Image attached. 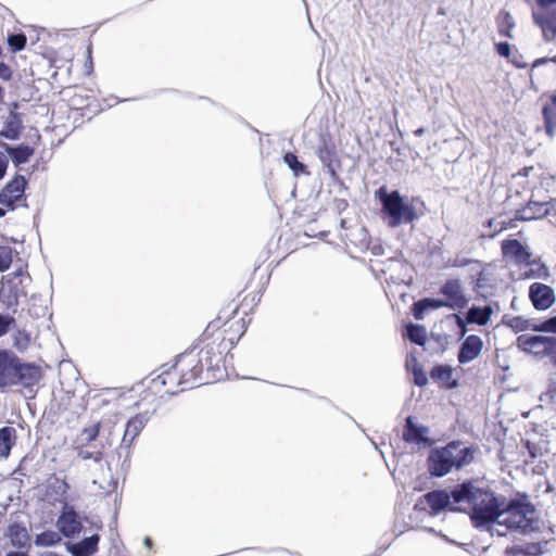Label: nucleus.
I'll list each match as a JSON object with an SVG mask.
<instances>
[{
  "label": "nucleus",
  "mask_w": 556,
  "mask_h": 556,
  "mask_svg": "<svg viewBox=\"0 0 556 556\" xmlns=\"http://www.w3.org/2000/svg\"><path fill=\"white\" fill-rule=\"evenodd\" d=\"M511 211H514V217L509 218L508 220L502 219V215H498L495 218H491L488 220V227L492 229L490 232V237H495L496 235L503 232L506 229L515 228L516 222H520L519 219H516V206H509Z\"/></svg>",
  "instance_id": "33"
},
{
  "label": "nucleus",
  "mask_w": 556,
  "mask_h": 556,
  "mask_svg": "<svg viewBox=\"0 0 556 556\" xmlns=\"http://www.w3.org/2000/svg\"><path fill=\"white\" fill-rule=\"evenodd\" d=\"M174 364L189 389L213 383L224 377L220 370L210 368L206 354L198 345L179 354Z\"/></svg>",
  "instance_id": "3"
},
{
  "label": "nucleus",
  "mask_w": 556,
  "mask_h": 556,
  "mask_svg": "<svg viewBox=\"0 0 556 556\" xmlns=\"http://www.w3.org/2000/svg\"><path fill=\"white\" fill-rule=\"evenodd\" d=\"M14 276H15V278H16V277H20V276H23V268H22V267H20V268L14 273Z\"/></svg>",
  "instance_id": "62"
},
{
  "label": "nucleus",
  "mask_w": 556,
  "mask_h": 556,
  "mask_svg": "<svg viewBox=\"0 0 556 556\" xmlns=\"http://www.w3.org/2000/svg\"><path fill=\"white\" fill-rule=\"evenodd\" d=\"M4 98V89L0 86V102L3 101Z\"/></svg>",
  "instance_id": "63"
},
{
  "label": "nucleus",
  "mask_w": 556,
  "mask_h": 556,
  "mask_svg": "<svg viewBox=\"0 0 556 556\" xmlns=\"http://www.w3.org/2000/svg\"><path fill=\"white\" fill-rule=\"evenodd\" d=\"M534 507L526 500H511L506 504L503 497L501 504V518L496 520L500 525H505L508 529H520L527 531L533 528Z\"/></svg>",
  "instance_id": "7"
},
{
  "label": "nucleus",
  "mask_w": 556,
  "mask_h": 556,
  "mask_svg": "<svg viewBox=\"0 0 556 556\" xmlns=\"http://www.w3.org/2000/svg\"><path fill=\"white\" fill-rule=\"evenodd\" d=\"M8 45L11 52L15 53L25 49L27 45V37L23 33L10 34L8 36Z\"/></svg>",
  "instance_id": "41"
},
{
  "label": "nucleus",
  "mask_w": 556,
  "mask_h": 556,
  "mask_svg": "<svg viewBox=\"0 0 556 556\" xmlns=\"http://www.w3.org/2000/svg\"><path fill=\"white\" fill-rule=\"evenodd\" d=\"M14 250L9 245H0V271L8 270L13 261Z\"/></svg>",
  "instance_id": "42"
},
{
  "label": "nucleus",
  "mask_w": 556,
  "mask_h": 556,
  "mask_svg": "<svg viewBox=\"0 0 556 556\" xmlns=\"http://www.w3.org/2000/svg\"><path fill=\"white\" fill-rule=\"evenodd\" d=\"M198 346L206 354L211 369L226 372V357L235 348L219 331V320H212L203 331Z\"/></svg>",
  "instance_id": "5"
},
{
  "label": "nucleus",
  "mask_w": 556,
  "mask_h": 556,
  "mask_svg": "<svg viewBox=\"0 0 556 556\" xmlns=\"http://www.w3.org/2000/svg\"><path fill=\"white\" fill-rule=\"evenodd\" d=\"M42 368L35 363H25L14 352L0 350V390L21 386L31 389L42 379Z\"/></svg>",
  "instance_id": "2"
},
{
  "label": "nucleus",
  "mask_w": 556,
  "mask_h": 556,
  "mask_svg": "<svg viewBox=\"0 0 556 556\" xmlns=\"http://www.w3.org/2000/svg\"><path fill=\"white\" fill-rule=\"evenodd\" d=\"M477 447L465 446L460 441H451L446 445L431 450L427 466L433 477H444L453 469L460 470L470 465Z\"/></svg>",
  "instance_id": "4"
},
{
  "label": "nucleus",
  "mask_w": 556,
  "mask_h": 556,
  "mask_svg": "<svg viewBox=\"0 0 556 556\" xmlns=\"http://www.w3.org/2000/svg\"><path fill=\"white\" fill-rule=\"evenodd\" d=\"M431 379L440 387L453 389L457 387V381L453 379V368L448 365H437L430 370Z\"/></svg>",
  "instance_id": "25"
},
{
  "label": "nucleus",
  "mask_w": 556,
  "mask_h": 556,
  "mask_svg": "<svg viewBox=\"0 0 556 556\" xmlns=\"http://www.w3.org/2000/svg\"><path fill=\"white\" fill-rule=\"evenodd\" d=\"M99 536L97 534L72 544L68 549L74 556H91L98 551Z\"/></svg>",
  "instance_id": "26"
},
{
  "label": "nucleus",
  "mask_w": 556,
  "mask_h": 556,
  "mask_svg": "<svg viewBox=\"0 0 556 556\" xmlns=\"http://www.w3.org/2000/svg\"><path fill=\"white\" fill-rule=\"evenodd\" d=\"M91 97L86 93V90L78 89L68 99V105L73 110H85L90 105Z\"/></svg>",
  "instance_id": "36"
},
{
  "label": "nucleus",
  "mask_w": 556,
  "mask_h": 556,
  "mask_svg": "<svg viewBox=\"0 0 556 556\" xmlns=\"http://www.w3.org/2000/svg\"><path fill=\"white\" fill-rule=\"evenodd\" d=\"M143 543L144 545L150 549L152 548V545H153V541L150 536H146L144 540H143Z\"/></svg>",
  "instance_id": "58"
},
{
  "label": "nucleus",
  "mask_w": 556,
  "mask_h": 556,
  "mask_svg": "<svg viewBox=\"0 0 556 556\" xmlns=\"http://www.w3.org/2000/svg\"><path fill=\"white\" fill-rule=\"evenodd\" d=\"M483 349V341L477 334H469L460 344L457 361L459 364H467L476 359Z\"/></svg>",
  "instance_id": "19"
},
{
  "label": "nucleus",
  "mask_w": 556,
  "mask_h": 556,
  "mask_svg": "<svg viewBox=\"0 0 556 556\" xmlns=\"http://www.w3.org/2000/svg\"><path fill=\"white\" fill-rule=\"evenodd\" d=\"M545 338V336L521 334L517 338V343L522 351L539 357H544L546 348Z\"/></svg>",
  "instance_id": "22"
},
{
  "label": "nucleus",
  "mask_w": 556,
  "mask_h": 556,
  "mask_svg": "<svg viewBox=\"0 0 556 556\" xmlns=\"http://www.w3.org/2000/svg\"><path fill=\"white\" fill-rule=\"evenodd\" d=\"M495 22L500 36L505 38H513V29L515 28L516 23L508 11L501 10L495 17Z\"/></svg>",
  "instance_id": "32"
},
{
  "label": "nucleus",
  "mask_w": 556,
  "mask_h": 556,
  "mask_svg": "<svg viewBox=\"0 0 556 556\" xmlns=\"http://www.w3.org/2000/svg\"><path fill=\"white\" fill-rule=\"evenodd\" d=\"M446 307V303L442 299L425 298L414 303L413 315L416 319L420 320L424 318L427 309H438Z\"/></svg>",
  "instance_id": "31"
},
{
  "label": "nucleus",
  "mask_w": 556,
  "mask_h": 556,
  "mask_svg": "<svg viewBox=\"0 0 556 556\" xmlns=\"http://www.w3.org/2000/svg\"><path fill=\"white\" fill-rule=\"evenodd\" d=\"M187 389L189 388L185 386V381L175 364L169 367L163 366L162 371L152 378L148 384V390L159 397L174 395Z\"/></svg>",
  "instance_id": "10"
},
{
  "label": "nucleus",
  "mask_w": 556,
  "mask_h": 556,
  "mask_svg": "<svg viewBox=\"0 0 556 556\" xmlns=\"http://www.w3.org/2000/svg\"><path fill=\"white\" fill-rule=\"evenodd\" d=\"M8 167V161L0 154V179H2L5 175Z\"/></svg>",
  "instance_id": "54"
},
{
  "label": "nucleus",
  "mask_w": 556,
  "mask_h": 556,
  "mask_svg": "<svg viewBox=\"0 0 556 556\" xmlns=\"http://www.w3.org/2000/svg\"><path fill=\"white\" fill-rule=\"evenodd\" d=\"M56 526L60 532L66 538H73L83 529L79 516L74 508L70 507L67 504L64 505V508L58 518Z\"/></svg>",
  "instance_id": "18"
},
{
  "label": "nucleus",
  "mask_w": 556,
  "mask_h": 556,
  "mask_svg": "<svg viewBox=\"0 0 556 556\" xmlns=\"http://www.w3.org/2000/svg\"><path fill=\"white\" fill-rule=\"evenodd\" d=\"M40 556H61V555L53 553V552H46V553H42Z\"/></svg>",
  "instance_id": "60"
},
{
  "label": "nucleus",
  "mask_w": 556,
  "mask_h": 556,
  "mask_svg": "<svg viewBox=\"0 0 556 556\" xmlns=\"http://www.w3.org/2000/svg\"><path fill=\"white\" fill-rule=\"evenodd\" d=\"M542 116L545 129L552 134L556 129V89L542 96Z\"/></svg>",
  "instance_id": "21"
},
{
  "label": "nucleus",
  "mask_w": 556,
  "mask_h": 556,
  "mask_svg": "<svg viewBox=\"0 0 556 556\" xmlns=\"http://www.w3.org/2000/svg\"><path fill=\"white\" fill-rule=\"evenodd\" d=\"M86 72L88 75L92 73L93 70V63H92V56H91V49H88L87 53V61H86Z\"/></svg>",
  "instance_id": "53"
},
{
  "label": "nucleus",
  "mask_w": 556,
  "mask_h": 556,
  "mask_svg": "<svg viewBox=\"0 0 556 556\" xmlns=\"http://www.w3.org/2000/svg\"><path fill=\"white\" fill-rule=\"evenodd\" d=\"M425 134V128L420 127L414 131V135L420 137Z\"/></svg>",
  "instance_id": "59"
},
{
  "label": "nucleus",
  "mask_w": 556,
  "mask_h": 556,
  "mask_svg": "<svg viewBox=\"0 0 556 556\" xmlns=\"http://www.w3.org/2000/svg\"><path fill=\"white\" fill-rule=\"evenodd\" d=\"M283 161L295 176H299L300 174H308L306 166L298 160V156L294 153L287 152L283 155Z\"/></svg>",
  "instance_id": "40"
},
{
  "label": "nucleus",
  "mask_w": 556,
  "mask_h": 556,
  "mask_svg": "<svg viewBox=\"0 0 556 556\" xmlns=\"http://www.w3.org/2000/svg\"><path fill=\"white\" fill-rule=\"evenodd\" d=\"M545 343V356L556 358V337H546Z\"/></svg>",
  "instance_id": "44"
},
{
  "label": "nucleus",
  "mask_w": 556,
  "mask_h": 556,
  "mask_svg": "<svg viewBox=\"0 0 556 556\" xmlns=\"http://www.w3.org/2000/svg\"><path fill=\"white\" fill-rule=\"evenodd\" d=\"M440 294L444 296L442 300L450 309H463L468 303L458 279L446 280L440 288Z\"/></svg>",
  "instance_id": "15"
},
{
  "label": "nucleus",
  "mask_w": 556,
  "mask_h": 556,
  "mask_svg": "<svg viewBox=\"0 0 556 556\" xmlns=\"http://www.w3.org/2000/svg\"><path fill=\"white\" fill-rule=\"evenodd\" d=\"M519 191L510 192L505 201L507 206H516V219L530 222L556 215V200L554 198L535 201L532 199L534 197V194H532L531 198L525 201L526 204L523 205L514 202L515 198L519 197Z\"/></svg>",
  "instance_id": "8"
},
{
  "label": "nucleus",
  "mask_w": 556,
  "mask_h": 556,
  "mask_svg": "<svg viewBox=\"0 0 556 556\" xmlns=\"http://www.w3.org/2000/svg\"><path fill=\"white\" fill-rule=\"evenodd\" d=\"M56 482L59 483V489L61 490L62 494H65L70 488L68 483L65 480L56 479Z\"/></svg>",
  "instance_id": "55"
},
{
  "label": "nucleus",
  "mask_w": 556,
  "mask_h": 556,
  "mask_svg": "<svg viewBox=\"0 0 556 556\" xmlns=\"http://www.w3.org/2000/svg\"><path fill=\"white\" fill-rule=\"evenodd\" d=\"M10 538L13 545L21 547L29 542V534L26 529L17 525L10 527Z\"/></svg>",
  "instance_id": "39"
},
{
  "label": "nucleus",
  "mask_w": 556,
  "mask_h": 556,
  "mask_svg": "<svg viewBox=\"0 0 556 556\" xmlns=\"http://www.w3.org/2000/svg\"><path fill=\"white\" fill-rule=\"evenodd\" d=\"M428 429L415 425L413 417H407L403 430V440L407 443L429 444L430 440L426 437Z\"/></svg>",
  "instance_id": "23"
},
{
  "label": "nucleus",
  "mask_w": 556,
  "mask_h": 556,
  "mask_svg": "<svg viewBox=\"0 0 556 556\" xmlns=\"http://www.w3.org/2000/svg\"><path fill=\"white\" fill-rule=\"evenodd\" d=\"M214 320H219L220 333L235 346L248 329V321L243 316L238 317L226 308H222Z\"/></svg>",
  "instance_id": "13"
},
{
  "label": "nucleus",
  "mask_w": 556,
  "mask_h": 556,
  "mask_svg": "<svg viewBox=\"0 0 556 556\" xmlns=\"http://www.w3.org/2000/svg\"><path fill=\"white\" fill-rule=\"evenodd\" d=\"M539 10L532 13L534 23L541 28L544 41L556 40V0H536Z\"/></svg>",
  "instance_id": "12"
},
{
  "label": "nucleus",
  "mask_w": 556,
  "mask_h": 556,
  "mask_svg": "<svg viewBox=\"0 0 556 556\" xmlns=\"http://www.w3.org/2000/svg\"><path fill=\"white\" fill-rule=\"evenodd\" d=\"M265 290V283L262 278L256 279V270H254L244 288L238 293L237 299L232 300L225 308L231 312V314L238 316V312H242V316L245 317L260 303Z\"/></svg>",
  "instance_id": "9"
},
{
  "label": "nucleus",
  "mask_w": 556,
  "mask_h": 556,
  "mask_svg": "<svg viewBox=\"0 0 556 556\" xmlns=\"http://www.w3.org/2000/svg\"><path fill=\"white\" fill-rule=\"evenodd\" d=\"M495 50L501 56L509 59L511 50L510 45L508 42L504 41L495 43Z\"/></svg>",
  "instance_id": "49"
},
{
  "label": "nucleus",
  "mask_w": 556,
  "mask_h": 556,
  "mask_svg": "<svg viewBox=\"0 0 556 556\" xmlns=\"http://www.w3.org/2000/svg\"><path fill=\"white\" fill-rule=\"evenodd\" d=\"M12 78H13L12 68L8 64L0 62V79L3 81H10Z\"/></svg>",
  "instance_id": "48"
},
{
  "label": "nucleus",
  "mask_w": 556,
  "mask_h": 556,
  "mask_svg": "<svg viewBox=\"0 0 556 556\" xmlns=\"http://www.w3.org/2000/svg\"><path fill=\"white\" fill-rule=\"evenodd\" d=\"M501 253L505 261L516 265H525L531 258L532 253L519 240L507 238L501 242Z\"/></svg>",
  "instance_id": "16"
},
{
  "label": "nucleus",
  "mask_w": 556,
  "mask_h": 556,
  "mask_svg": "<svg viewBox=\"0 0 556 556\" xmlns=\"http://www.w3.org/2000/svg\"><path fill=\"white\" fill-rule=\"evenodd\" d=\"M407 338L415 344L424 345L427 341L426 328L421 325H408L406 328Z\"/></svg>",
  "instance_id": "37"
},
{
  "label": "nucleus",
  "mask_w": 556,
  "mask_h": 556,
  "mask_svg": "<svg viewBox=\"0 0 556 556\" xmlns=\"http://www.w3.org/2000/svg\"><path fill=\"white\" fill-rule=\"evenodd\" d=\"M187 389L189 388L185 386V381L175 364L169 367L163 366L162 371L152 378L148 384V390L159 397L174 395Z\"/></svg>",
  "instance_id": "11"
},
{
  "label": "nucleus",
  "mask_w": 556,
  "mask_h": 556,
  "mask_svg": "<svg viewBox=\"0 0 556 556\" xmlns=\"http://www.w3.org/2000/svg\"><path fill=\"white\" fill-rule=\"evenodd\" d=\"M79 457L84 460L92 459L94 462H101L103 458V453L101 451H97V452L80 451Z\"/></svg>",
  "instance_id": "47"
},
{
  "label": "nucleus",
  "mask_w": 556,
  "mask_h": 556,
  "mask_svg": "<svg viewBox=\"0 0 556 556\" xmlns=\"http://www.w3.org/2000/svg\"><path fill=\"white\" fill-rule=\"evenodd\" d=\"M533 167H525L522 170H523V176H527L528 175V172L529 170H532Z\"/></svg>",
  "instance_id": "64"
},
{
  "label": "nucleus",
  "mask_w": 556,
  "mask_h": 556,
  "mask_svg": "<svg viewBox=\"0 0 556 556\" xmlns=\"http://www.w3.org/2000/svg\"><path fill=\"white\" fill-rule=\"evenodd\" d=\"M382 205V213L388 216V226L395 228L402 224H410L417 218L415 208L404 200L397 190L388 192L384 187L377 191Z\"/></svg>",
  "instance_id": "6"
},
{
  "label": "nucleus",
  "mask_w": 556,
  "mask_h": 556,
  "mask_svg": "<svg viewBox=\"0 0 556 556\" xmlns=\"http://www.w3.org/2000/svg\"><path fill=\"white\" fill-rule=\"evenodd\" d=\"M536 330L556 333V316L545 319L536 327Z\"/></svg>",
  "instance_id": "43"
},
{
  "label": "nucleus",
  "mask_w": 556,
  "mask_h": 556,
  "mask_svg": "<svg viewBox=\"0 0 556 556\" xmlns=\"http://www.w3.org/2000/svg\"><path fill=\"white\" fill-rule=\"evenodd\" d=\"M8 152L14 164L20 165L26 163L30 159L34 154V149L27 144H20L15 148H10Z\"/></svg>",
  "instance_id": "35"
},
{
  "label": "nucleus",
  "mask_w": 556,
  "mask_h": 556,
  "mask_svg": "<svg viewBox=\"0 0 556 556\" xmlns=\"http://www.w3.org/2000/svg\"><path fill=\"white\" fill-rule=\"evenodd\" d=\"M317 156L331 175H336L334 163L338 162L333 144L324 142L317 149Z\"/></svg>",
  "instance_id": "29"
},
{
  "label": "nucleus",
  "mask_w": 556,
  "mask_h": 556,
  "mask_svg": "<svg viewBox=\"0 0 556 556\" xmlns=\"http://www.w3.org/2000/svg\"><path fill=\"white\" fill-rule=\"evenodd\" d=\"M513 63H514V65H515L516 67H518V68H525V67L527 66V64H526V63H518V62H513Z\"/></svg>",
  "instance_id": "61"
},
{
  "label": "nucleus",
  "mask_w": 556,
  "mask_h": 556,
  "mask_svg": "<svg viewBox=\"0 0 556 556\" xmlns=\"http://www.w3.org/2000/svg\"><path fill=\"white\" fill-rule=\"evenodd\" d=\"M525 265L530 267L529 271L526 273L528 278L546 279L549 277V270L541 260L529 258V262Z\"/></svg>",
  "instance_id": "34"
},
{
  "label": "nucleus",
  "mask_w": 556,
  "mask_h": 556,
  "mask_svg": "<svg viewBox=\"0 0 556 556\" xmlns=\"http://www.w3.org/2000/svg\"><path fill=\"white\" fill-rule=\"evenodd\" d=\"M529 299L535 309L546 311L553 306L556 296L552 287L542 282H533L529 287Z\"/></svg>",
  "instance_id": "17"
},
{
  "label": "nucleus",
  "mask_w": 556,
  "mask_h": 556,
  "mask_svg": "<svg viewBox=\"0 0 556 556\" xmlns=\"http://www.w3.org/2000/svg\"><path fill=\"white\" fill-rule=\"evenodd\" d=\"M5 556H29V555L25 552L11 551V552L7 553Z\"/></svg>",
  "instance_id": "56"
},
{
  "label": "nucleus",
  "mask_w": 556,
  "mask_h": 556,
  "mask_svg": "<svg viewBox=\"0 0 556 556\" xmlns=\"http://www.w3.org/2000/svg\"><path fill=\"white\" fill-rule=\"evenodd\" d=\"M548 62L556 63V54L554 56H552V58L544 56V58L535 59L533 61V63L531 64V67L535 68V67H538L540 65H544V64H546Z\"/></svg>",
  "instance_id": "52"
},
{
  "label": "nucleus",
  "mask_w": 556,
  "mask_h": 556,
  "mask_svg": "<svg viewBox=\"0 0 556 556\" xmlns=\"http://www.w3.org/2000/svg\"><path fill=\"white\" fill-rule=\"evenodd\" d=\"M62 538L58 532L47 530L36 535L35 544L37 546H53L59 544Z\"/></svg>",
  "instance_id": "38"
},
{
  "label": "nucleus",
  "mask_w": 556,
  "mask_h": 556,
  "mask_svg": "<svg viewBox=\"0 0 556 556\" xmlns=\"http://www.w3.org/2000/svg\"><path fill=\"white\" fill-rule=\"evenodd\" d=\"M147 422V417L143 414H137L131 417L125 428L122 443L125 446H130L135 439L140 434Z\"/></svg>",
  "instance_id": "24"
},
{
  "label": "nucleus",
  "mask_w": 556,
  "mask_h": 556,
  "mask_svg": "<svg viewBox=\"0 0 556 556\" xmlns=\"http://www.w3.org/2000/svg\"><path fill=\"white\" fill-rule=\"evenodd\" d=\"M414 381L419 387H424L427 384L428 378L421 368L414 370Z\"/></svg>",
  "instance_id": "50"
},
{
  "label": "nucleus",
  "mask_w": 556,
  "mask_h": 556,
  "mask_svg": "<svg viewBox=\"0 0 556 556\" xmlns=\"http://www.w3.org/2000/svg\"><path fill=\"white\" fill-rule=\"evenodd\" d=\"M425 503L429 508L430 513L438 514L446 508L455 507L453 504L452 492L447 493L443 490H435L428 492L420 500V504Z\"/></svg>",
  "instance_id": "20"
},
{
  "label": "nucleus",
  "mask_w": 556,
  "mask_h": 556,
  "mask_svg": "<svg viewBox=\"0 0 556 556\" xmlns=\"http://www.w3.org/2000/svg\"><path fill=\"white\" fill-rule=\"evenodd\" d=\"M454 316L456 318V325L459 328V334H460V337H464L467 333V330H468L467 327H466V325L468 324L466 321V317L462 318L458 315H454Z\"/></svg>",
  "instance_id": "51"
},
{
  "label": "nucleus",
  "mask_w": 556,
  "mask_h": 556,
  "mask_svg": "<svg viewBox=\"0 0 556 556\" xmlns=\"http://www.w3.org/2000/svg\"><path fill=\"white\" fill-rule=\"evenodd\" d=\"M27 180L23 175H15L0 191V204L5 211H13L24 202Z\"/></svg>",
  "instance_id": "14"
},
{
  "label": "nucleus",
  "mask_w": 556,
  "mask_h": 556,
  "mask_svg": "<svg viewBox=\"0 0 556 556\" xmlns=\"http://www.w3.org/2000/svg\"><path fill=\"white\" fill-rule=\"evenodd\" d=\"M493 315V308L490 305L472 306L466 313V321L478 326H485Z\"/></svg>",
  "instance_id": "27"
},
{
  "label": "nucleus",
  "mask_w": 556,
  "mask_h": 556,
  "mask_svg": "<svg viewBox=\"0 0 556 556\" xmlns=\"http://www.w3.org/2000/svg\"><path fill=\"white\" fill-rule=\"evenodd\" d=\"M503 497L489 488L478 486L473 480H467L452 490L455 507L451 510L467 513L475 528H483L501 518Z\"/></svg>",
  "instance_id": "1"
},
{
  "label": "nucleus",
  "mask_w": 556,
  "mask_h": 556,
  "mask_svg": "<svg viewBox=\"0 0 556 556\" xmlns=\"http://www.w3.org/2000/svg\"><path fill=\"white\" fill-rule=\"evenodd\" d=\"M16 430L13 427H3L0 429V458H8L12 447L16 443Z\"/></svg>",
  "instance_id": "30"
},
{
  "label": "nucleus",
  "mask_w": 556,
  "mask_h": 556,
  "mask_svg": "<svg viewBox=\"0 0 556 556\" xmlns=\"http://www.w3.org/2000/svg\"><path fill=\"white\" fill-rule=\"evenodd\" d=\"M22 130L23 124L20 115L11 112L7 117L2 130L0 131V136L10 140H16L20 138Z\"/></svg>",
  "instance_id": "28"
},
{
  "label": "nucleus",
  "mask_w": 556,
  "mask_h": 556,
  "mask_svg": "<svg viewBox=\"0 0 556 556\" xmlns=\"http://www.w3.org/2000/svg\"><path fill=\"white\" fill-rule=\"evenodd\" d=\"M15 319L11 316L0 315V337L4 336L12 324H14Z\"/></svg>",
  "instance_id": "45"
},
{
  "label": "nucleus",
  "mask_w": 556,
  "mask_h": 556,
  "mask_svg": "<svg viewBox=\"0 0 556 556\" xmlns=\"http://www.w3.org/2000/svg\"><path fill=\"white\" fill-rule=\"evenodd\" d=\"M541 185H546V186H549V185H555V180L553 177H547V178H543L541 180Z\"/></svg>",
  "instance_id": "57"
},
{
  "label": "nucleus",
  "mask_w": 556,
  "mask_h": 556,
  "mask_svg": "<svg viewBox=\"0 0 556 556\" xmlns=\"http://www.w3.org/2000/svg\"><path fill=\"white\" fill-rule=\"evenodd\" d=\"M99 425H93L91 427L85 428L83 434L85 435L86 441L88 443L94 441L99 435Z\"/></svg>",
  "instance_id": "46"
}]
</instances>
